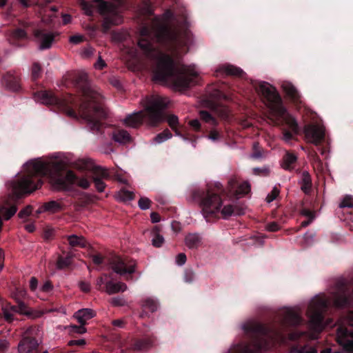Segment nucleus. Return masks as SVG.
<instances>
[{
  "mask_svg": "<svg viewBox=\"0 0 353 353\" xmlns=\"http://www.w3.org/2000/svg\"><path fill=\"white\" fill-rule=\"evenodd\" d=\"M15 310H16L17 313L23 314V315H27V313H28L29 309L27 307V306L26 305V304L23 302L19 301L18 303V305L16 306Z\"/></svg>",
  "mask_w": 353,
  "mask_h": 353,
  "instance_id": "49530a36",
  "label": "nucleus"
},
{
  "mask_svg": "<svg viewBox=\"0 0 353 353\" xmlns=\"http://www.w3.org/2000/svg\"><path fill=\"white\" fill-rule=\"evenodd\" d=\"M301 188L306 194L309 193L311 189V177L307 172H303L300 181Z\"/></svg>",
  "mask_w": 353,
  "mask_h": 353,
  "instance_id": "a878e982",
  "label": "nucleus"
},
{
  "mask_svg": "<svg viewBox=\"0 0 353 353\" xmlns=\"http://www.w3.org/2000/svg\"><path fill=\"white\" fill-rule=\"evenodd\" d=\"M250 191V185L247 181L241 183L235 177L231 178L228 181V192L231 195L241 197Z\"/></svg>",
  "mask_w": 353,
  "mask_h": 353,
  "instance_id": "ddd939ff",
  "label": "nucleus"
},
{
  "mask_svg": "<svg viewBox=\"0 0 353 353\" xmlns=\"http://www.w3.org/2000/svg\"><path fill=\"white\" fill-rule=\"evenodd\" d=\"M195 273L192 270H187L185 272L184 280L186 283H192L195 279Z\"/></svg>",
  "mask_w": 353,
  "mask_h": 353,
  "instance_id": "09e8293b",
  "label": "nucleus"
},
{
  "mask_svg": "<svg viewBox=\"0 0 353 353\" xmlns=\"http://www.w3.org/2000/svg\"><path fill=\"white\" fill-rule=\"evenodd\" d=\"M35 101L45 105H52L58 103V99L50 92L41 91L34 94Z\"/></svg>",
  "mask_w": 353,
  "mask_h": 353,
  "instance_id": "f3484780",
  "label": "nucleus"
},
{
  "mask_svg": "<svg viewBox=\"0 0 353 353\" xmlns=\"http://www.w3.org/2000/svg\"><path fill=\"white\" fill-rule=\"evenodd\" d=\"M23 168L27 175L10 183L12 191L17 196L31 193L41 187V181H34L33 179L34 175H48L52 186L57 190H69L77 180V177L72 170H67L63 174L61 170V165L54 161L32 160L28 161Z\"/></svg>",
  "mask_w": 353,
  "mask_h": 353,
  "instance_id": "f03ea898",
  "label": "nucleus"
},
{
  "mask_svg": "<svg viewBox=\"0 0 353 353\" xmlns=\"http://www.w3.org/2000/svg\"><path fill=\"white\" fill-rule=\"evenodd\" d=\"M331 300L323 296H319L312 300L307 315L309 318V326L312 332L308 334L309 339L314 340L318 338V334L323 328L330 325L332 321H323V314L330 305Z\"/></svg>",
  "mask_w": 353,
  "mask_h": 353,
  "instance_id": "0eeeda50",
  "label": "nucleus"
},
{
  "mask_svg": "<svg viewBox=\"0 0 353 353\" xmlns=\"http://www.w3.org/2000/svg\"><path fill=\"white\" fill-rule=\"evenodd\" d=\"M172 16L168 10L161 17H157L152 30L143 27L141 30L143 38L138 42L139 48L148 58L155 60L156 65L153 69L154 79L172 85L176 90H182L194 85L200 74V71L194 65L183 68L180 71L174 68L171 57L155 49L151 41L152 36L161 43H176L178 46L187 43L189 33L181 34L177 28L169 27L167 21Z\"/></svg>",
  "mask_w": 353,
  "mask_h": 353,
  "instance_id": "f257e3e1",
  "label": "nucleus"
},
{
  "mask_svg": "<svg viewBox=\"0 0 353 353\" xmlns=\"http://www.w3.org/2000/svg\"><path fill=\"white\" fill-rule=\"evenodd\" d=\"M72 259V255L70 254H67L65 257H59L57 266L59 269H63L70 265Z\"/></svg>",
  "mask_w": 353,
  "mask_h": 353,
  "instance_id": "f704fd0d",
  "label": "nucleus"
},
{
  "mask_svg": "<svg viewBox=\"0 0 353 353\" xmlns=\"http://www.w3.org/2000/svg\"><path fill=\"white\" fill-rule=\"evenodd\" d=\"M98 3L97 8L99 13L105 16L103 28L107 32L112 26H118L122 23L123 17L118 6L112 3L102 0H94Z\"/></svg>",
  "mask_w": 353,
  "mask_h": 353,
  "instance_id": "1a4fd4ad",
  "label": "nucleus"
},
{
  "mask_svg": "<svg viewBox=\"0 0 353 353\" xmlns=\"http://www.w3.org/2000/svg\"><path fill=\"white\" fill-rule=\"evenodd\" d=\"M44 313L45 312L41 310H29L26 316L32 319H36L40 318Z\"/></svg>",
  "mask_w": 353,
  "mask_h": 353,
  "instance_id": "a18cd8bd",
  "label": "nucleus"
},
{
  "mask_svg": "<svg viewBox=\"0 0 353 353\" xmlns=\"http://www.w3.org/2000/svg\"><path fill=\"white\" fill-rule=\"evenodd\" d=\"M304 133L307 142L319 145L325 137V129L319 125H310L305 128Z\"/></svg>",
  "mask_w": 353,
  "mask_h": 353,
  "instance_id": "9b49d317",
  "label": "nucleus"
},
{
  "mask_svg": "<svg viewBox=\"0 0 353 353\" xmlns=\"http://www.w3.org/2000/svg\"><path fill=\"white\" fill-rule=\"evenodd\" d=\"M284 321L290 325H297L302 322V319L294 309H288L285 312Z\"/></svg>",
  "mask_w": 353,
  "mask_h": 353,
  "instance_id": "412c9836",
  "label": "nucleus"
},
{
  "mask_svg": "<svg viewBox=\"0 0 353 353\" xmlns=\"http://www.w3.org/2000/svg\"><path fill=\"white\" fill-rule=\"evenodd\" d=\"M214 114L222 119H227L229 116V110L225 106H218L214 110Z\"/></svg>",
  "mask_w": 353,
  "mask_h": 353,
  "instance_id": "c9c22d12",
  "label": "nucleus"
},
{
  "mask_svg": "<svg viewBox=\"0 0 353 353\" xmlns=\"http://www.w3.org/2000/svg\"><path fill=\"white\" fill-rule=\"evenodd\" d=\"M222 70L228 75L241 77L243 71L238 67L232 65H225L222 67Z\"/></svg>",
  "mask_w": 353,
  "mask_h": 353,
  "instance_id": "cd10ccee",
  "label": "nucleus"
},
{
  "mask_svg": "<svg viewBox=\"0 0 353 353\" xmlns=\"http://www.w3.org/2000/svg\"><path fill=\"white\" fill-rule=\"evenodd\" d=\"M76 83L82 90L85 97V101L80 108L81 117L87 121L92 130L98 131L100 124L98 121L92 119V114L99 118H105L108 115L105 110L97 104L99 94L91 89L85 73H82L78 77Z\"/></svg>",
  "mask_w": 353,
  "mask_h": 353,
  "instance_id": "20e7f679",
  "label": "nucleus"
},
{
  "mask_svg": "<svg viewBox=\"0 0 353 353\" xmlns=\"http://www.w3.org/2000/svg\"><path fill=\"white\" fill-rule=\"evenodd\" d=\"M94 176H98L101 180L108 179L109 177V173L106 168L103 167H97L94 170Z\"/></svg>",
  "mask_w": 353,
  "mask_h": 353,
  "instance_id": "58836bf2",
  "label": "nucleus"
},
{
  "mask_svg": "<svg viewBox=\"0 0 353 353\" xmlns=\"http://www.w3.org/2000/svg\"><path fill=\"white\" fill-rule=\"evenodd\" d=\"M96 314L94 310L90 308H83L77 311L74 317L78 321L80 325H84L87 321L95 316Z\"/></svg>",
  "mask_w": 353,
  "mask_h": 353,
  "instance_id": "a211bd4d",
  "label": "nucleus"
},
{
  "mask_svg": "<svg viewBox=\"0 0 353 353\" xmlns=\"http://www.w3.org/2000/svg\"><path fill=\"white\" fill-rule=\"evenodd\" d=\"M332 299L334 305L339 307H345L350 303L351 296L350 290L343 281L339 282L336 285Z\"/></svg>",
  "mask_w": 353,
  "mask_h": 353,
  "instance_id": "9d476101",
  "label": "nucleus"
},
{
  "mask_svg": "<svg viewBox=\"0 0 353 353\" xmlns=\"http://www.w3.org/2000/svg\"><path fill=\"white\" fill-rule=\"evenodd\" d=\"M172 137V134L168 130H165L163 132L158 134L153 139L154 143H161Z\"/></svg>",
  "mask_w": 353,
  "mask_h": 353,
  "instance_id": "72a5a7b5",
  "label": "nucleus"
},
{
  "mask_svg": "<svg viewBox=\"0 0 353 353\" xmlns=\"http://www.w3.org/2000/svg\"><path fill=\"white\" fill-rule=\"evenodd\" d=\"M90 182L86 178H81L79 179L77 185L83 189H88L90 187Z\"/></svg>",
  "mask_w": 353,
  "mask_h": 353,
  "instance_id": "13d9d810",
  "label": "nucleus"
},
{
  "mask_svg": "<svg viewBox=\"0 0 353 353\" xmlns=\"http://www.w3.org/2000/svg\"><path fill=\"white\" fill-rule=\"evenodd\" d=\"M31 212H32V207L30 205H28L27 207H26L24 209H23L22 210H21L19 212V216L21 219L26 218L27 216H28L30 214Z\"/></svg>",
  "mask_w": 353,
  "mask_h": 353,
  "instance_id": "6e6d98bb",
  "label": "nucleus"
},
{
  "mask_svg": "<svg viewBox=\"0 0 353 353\" xmlns=\"http://www.w3.org/2000/svg\"><path fill=\"white\" fill-rule=\"evenodd\" d=\"M169 100L161 96H151L143 100L144 110L128 114L124 119L123 123L130 128H137L141 125L148 117L150 125L163 120V110L167 107Z\"/></svg>",
  "mask_w": 353,
  "mask_h": 353,
  "instance_id": "7ed1b4c3",
  "label": "nucleus"
},
{
  "mask_svg": "<svg viewBox=\"0 0 353 353\" xmlns=\"http://www.w3.org/2000/svg\"><path fill=\"white\" fill-rule=\"evenodd\" d=\"M305 334V332H294L290 334L289 339H290V340H292V341L296 340V339L301 338V336H303Z\"/></svg>",
  "mask_w": 353,
  "mask_h": 353,
  "instance_id": "0e129e2a",
  "label": "nucleus"
},
{
  "mask_svg": "<svg viewBox=\"0 0 353 353\" xmlns=\"http://www.w3.org/2000/svg\"><path fill=\"white\" fill-rule=\"evenodd\" d=\"M297 160V157L292 153H286L283 157L282 167L285 170H290Z\"/></svg>",
  "mask_w": 353,
  "mask_h": 353,
  "instance_id": "bb28decb",
  "label": "nucleus"
},
{
  "mask_svg": "<svg viewBox=\"0 0 353 353\" xmlns=\"http://www.w3.org/2000/svg\"><path fill=\"white\" fill-rule=\"evenodd\" d=\"M152 245L157 248L161 247L164 243V238L159 234H156L152 239Z\"/></svg>",
  "mask_w": 353,
  "mask_h": 353,
  "instance_id": "c03bdc74",
  "label": "nucleus"
},
{
  "mask_svg": "<svg viewBox=\"0 0 353 353\" xmlns=\"http://www.w3.org/2000/svg\"><path fill=\"white\" fill-rule=\"evenodd\" d=\"M13 37L21 39L26 37V32L23 29H17L13 32Z\"/></svg>",
  "mask_w": 353,
  "mask_h": 353,
  "instance_id": "864d4df0",
  "label": "nucleus"
},
{
  "mask_svg": "<svg viewBox=\"0 0 353 353\" xmlns=\"http://www.w3.org/2000/svg\"><path fill=\"white\" fill-rule=\"evenodd\" d=\"M101 151L102 153L105 154L114 152V150L112 148V144L110 143H104L103 145H101Z\"/></svg>",
  "mask_w": 353,
  "mask_h": 353,
  "instance_id": "8fccbe9b",
  "label": "nucleus"
},
{
  "mask_svg": "<svg viewBox=\"0 0 353 353\" xmlns=\"http://www.w3.org/2000/svg\"><path fill=\"white\" fill-rule=\"evenodd\" d=\"M291 352L292 353H317V350L312 346L305 345L303 347L298 348L297 347H292Z\"/></svg>",
  "mask_w": 353,
  "mask_h": 353,
  "instance_id": "e433bc0d",
  "label": "nucleus"
},
{
  "mask_svg": "<svg viewBox=\"0 0 353 353\" xmlns=\"http://www.w3.org/2000/svg\"><path fill=\"white\" fill-rule=\"evenodd\" d=\"M279 192V189L277 187L274 186L272 188V192L268 194L266 197V201L268 203H271L272 201H273L278 196Z\"/></svg>",
  "mask_w": 353,
  "mask_h": 353,
  "instance_id": "37998d69",
  "label": "nucleus"
},
{
  "mask_svg": "<svg viewBox=\"0 0 353 353\" xmlns=\"http://www.w3.org/2000/svg\"><path fill=\"white\" fill-rule=\"evenodd\" d=\"M39 342L31 337H25L18 345L19 353H30L35 350Z\"/></svg>",
  "mask_w": 353,
  "mask_h": 353,
  "instance_id": "dca6fc26",
  "label": "nucleus"
},
{
  "mask_svg": "<svg viewBox=\"0 0 353 353\" xmlns=\"http://www.w3.org/2000/svg\"><path fill=\"white\" fill-rule=\"evenodd\" d=\"M266 229L268 231L275 232L279 230V226L276 222H272L266 225Z\"/></svg>",
  "mask_w": 353,
  "mask_h": 353,
  "instance_id": "052dcab7",
  "label": "nucleus"
},
{
  "mask_svg": "<svg viewBox=\"0 0 353 353\" xmlns=\"http://www.w3.org/2000/svg\"><path fill=\"white\" fill-rule=\"evenodd\" d=\"M151 201L147 197H141L138 205L141 210H148L150 208Z\"/></svg>",
  "mask_w": 353,
  "mask_h": 353,
  "instance_id": "ea45409f",
  "label": "nucleus"
},
{
  "mask_svg": "<svg viewBox=\"0 0 353 353\" xmlns=\"http://www.w3.org/2000/svg\"><path fill=\"white\" fill-rule=\"evenodd\" d=\"M79 285L80 289L84 292H88L90 290V285L89 283L82 281L79 283Z\"/></svg>",
  "mask_w": 353,
  "mask_h": 353,
  "instance_id": "680f3d73",
  "label": "nucleus"
},
{
  "mask_svg": "<svg viewBox=\"0 0 353 353\" xmlns=\"http://www.w3.org/2000/svg\"><path fill=\"white\" fill-rule=\"evenodd\" d=\"M193 198L202 208V212L205 217L215 214L221 210L222 201L220 196L210 189H208L205 193L203 192L202 194L200 191H195L193 193Z\"/></svg>",
  "mask_w": 353,
  "mask_h": 353,
  "instance_id": "6e6552de",
  "label": "nucleus"
},
{
  "mask_svg": "<svg viewBox=\"0 0 353 353\" xmlns=\"http://www.w3.org/2000/svg\"><path fill=\"white\" fill-rule=\"evenodd\" d=\"M246 332H251L256 334L253 340L252 346H245L241 348L242 353H253L256 351L268 350L279 342H284V338L279 333H274L273 336L265 334V328L255 322H250L243 325Z\"/></svg>",
  "mask_w": 353,
  "mask_h": 353,
  "instance_id": "423d86ee",
  "label": "nucleus"
},
{
  "mask_svg": "<svg viewBox=\"0 0 353 353\" xmlns=\"http://www.w3.org/2000/svg\"><path fill=\"white\" fill-rule=\"evenodd\" d=\"M199 114L202 120L205 123H209L212 125H216L218 124V122L216 119L214 118V117H213L208 112L203 110L201 111Z\"/></svg>",
  "mask_w": 353,
  "mask_h": 353,
  "instance_id": "2f4dec72",
  "label": "nucleus"
},
{
  "mask_svg": "<svg viewBox=\"0 0 353 353\" xmlns=\"http://www.w3.org/2000/svg\"><path fill=\"white\" fill-rule=\"evenodd\" d=\"M256 90L268 101L270 119L274 120L275 118L283 120L294 133H297L299 130L298 123L294 118L290 115L283 107L281 99L276 88L270 83L262 81L259 83Z\"/></svg>",
  "mask_w": 353,
  "mask_h": 353,
  "instance_id": "39448f33",
  "label": "nucleus"
},
{
  "mask_svg": "<svg viewBox=\"0 0 353 353\" xmlns=\"http://www.w3.org/2000/svg\"><path fill=\"white\" fill-rule=\"evenodd\" d=\"M112 139L119 144H127L132 142V137L128 131L118 130L112 133Z\"/></svg>",
  "mask_w": 353,
  "mask_h": 353,
  "instance_id": "aec40b11",
  "label": "nucleus"
},
{
  "mask_svg": "<svg viewBox=\"0 0 353 353\" xmlns=\"http://www.w3.org/2000/svg\"><path fill=\"white\" fill-rule=\"evenodd\" d=\"M221 212L223 218L227 219L234 214V208L231 205H225Z\"/></svg>",
  "mask_w": 353,
  "mask_h": 353,
  "instance_id": "a19ab883",
  "label": "nucleus"
},
{
  "mask_svg": "<svg viewBox=\"0 0 353 353\" xmlns=\"http://www.w3.org/2000/svg\"><path fill=\"white\" fill-rule=\"evenodd\" d=\"M52 285L49 281H46L41 288V290L44 292H50L52 290Z\"/></svg>",
  "mask_w": 353,
  "mask_h": 353,
  "instance_id": "e2e57ef3",
  "label": "nucleus"
},
{
  "mask_svg": "<svg viewBox=\"0 0 353 353\" xmlns=\"http://www.w3.org/2000/svg\"><path fill=\"white\" fill-rule=\"evenodd\" d=\"M110 265L112 270L120 275H123L127 273L132 274L135 271L136 264L134 263L127 267L125 262L119 256L114 258Z\"/></svg>",
  "mask_w": 353,
  "mask_h": 353,
  "instance_id": "4468645a",
  "label": "nucleus"
},
{
  "mask_svg": "<svg viewBox=\"0 0 353 353\" xmlns=\"http://www.w3.org/2000/svg\"><path fill=\"white\" fill-rule=\"evenodd\" d=\"M70 330L72 332L78 333V334H84L87 332L86 328L84 325H70Z\"/></svg>",
  "mask_w": 353,
  "mask_h": 353,
  "instance_id": "de8ad7c7",
  "label": "nucleus"
},
{
  "mask_svg": "<svg viewBox=\"0 0 353 353\" xmlns=\"http://www.w3.org/2000/svg\"><path fill=\"white\" fill-rule=\"evenodd\" d=\"M41 71V68L40 65L37 63H34L32 68V74L33 78L37 79L40 75Z\"/></svg>",
  "mask_w": 353,
  "mask_h": 353,
  "instance_id": "603ef678",
  "label": "nucleus"
},
{
  "mask_svg": "<svg viewBox=\"0 0 353 353\" xmlns=\"http://www.w3.org/2000/svg\"><path fill=\"white\" fill-rule=\"evenodd\" d=\"M106 66L105 61L101 59V57H99L97 62L94 64V67L97 69L101 70Z\"/></svg>",
  "mask_w": 353,
  "mask_h": 353,
  "instance_id": "338daca9",
  "label": "nucleus"
},
{
  "mask_svg": "<svg viewBox=\"0 0 353 353\" xmlns=\"http://www.w3.org/2000/svg\"><path fill=\"white\" fill-rule=\"evenodd\" d=\"M34 34L37 42L39 44V48L40 50H45L51 47L54 39L52 33L38 30L34 32Z\"/></svg>",
  "mask_w": 353,
  "mask_h": 353,
  "instance_id": "2eb2a0df",
  "label": "nucleus"
},
{
  "mask_svg": "<svg viewBox=\"0 0 353 353\" xmlns=\"http://www.w3.org/2000/svg\"><path fill=\"white\" fill-rule=\"evenodd\" d=\"M85 344V341L83 339L78 340H71L68 342L69 345H84Z\"/></svg>",
  "mask_w": 353,
  "mask_h": 353,
  "instance_id": "69168bd1",
  "label": "nucleus"
},
{
  "mask_svg": "<svg viewBox=\"0 0 353 353\" xmlns=\"http://www.w3.org/2000/svg\"><path fill=\"white\" fill-rule=\"evenodd\" d=\"M168 123L169 125L173 129L175 130L177 124H178V117L175 115H170L168 118Z\"/></svg>",
  "mask_w": 353,
  "mask_h": 353,
  "instance_id": "3c124183",
  "label": "nucleus"
},
{
  "mask_svg": "<svg viewBox=\"0 0 353 353\" xmlns=\"http://www.w3.org/2000/svg\"><path fill=\"white\" fill-rule=\"evenodd\" d=\"M343 324H348L349 325L353 327V312L350 313L347 317L344 319Z\"/></svg>",
  "mask_w": 353,
  "mask_h": 353,
  "instance_id": "774afa93",
  "label": "nucleus"
},
{
  "mask_svg": "<svg viewBox=\"0 0 353 353\" xmlns=\"http://www.w3.org/2000/svg\"><path fill=\"white\" fill-rule=\"evenodd\" d=\"M69 245L72 247L86 248L88 243L83 236L72 234L68 236Z\"/></svg>",
  "mask_w": 353,
  "mask_h": 353,
  "instance_id": "b1692460",
  "label": "nucleus"
},
{
  "mask_svg": "<svg viewBox=\"0 0 353 353\" xmlns=\"http://www.w3.org/2000/svg\"><path fill=\"white\" fill-rule=\"evenodd\" d=\"M61 205L56 201H50L43 204L41 210H39L37 212L41 213L42 212H49L50 213H55L61 210Z\"/></svg>",
  "mask_w": 353,
  "mask_h": 353,
  "instance_id": "393cba45",
  "label": "nucleus"
},
{
  "mask_svg": "<svg viewBox=\"0 0 353 353\" xmlns=\"http://www.w3.org/2000/svg\"><path fill=\"white\" fill-rule=\"evenodd\" d=\"M282 88L285 94L294 101L300 99V94L297 89L289 81H283L281 84Z\"/></svg>",
  "mask_w": 353,
  "mask_h": 353,
  "instance_id": "4be33fe9",
  "label": "nucleus"
},
{
  "mask_svg": "<svg viewBox=\"0 0 353 353\" xmlns=\"http://www.w3.org/2000/svg\"><path fill=\"white\" fill-rule=\"evenodd\" d=\"M125 303V301L121 297H114L110 300V303L114 306L123 305Z\"/></svg>",
  "mask_w": 353,
  "mask_h": 353,
  "instance_id": "bf43d9fd",
  "label": "nucleus"
},
{
  "mask_svg": "<svg viewBox=\"0 0 353 353\" xmlns=\"http://www.w3.org/2000/svg\"><path fill=\"white\" fill-rule=\"evenodd\" d=\"M337 341L347 353H353V331L341 326L337 330Z\"/></svg>",
  "mask_w": 353,
  "mask_h": 353,
  "instance_id": "f8f14e48",
  "label": "nucleus"
},
{
  "mask_svg": "<svg viewBox=\"0 0 353 353\" xmlns=\"http://www.w3.org/2000/svg\"><path fill=\"white\" fill-rule=\"evenodd\" d=\"M142 305L145 309L148 310L152 312H155L158 308L157 301L151 298L145 299L143 301Z\"/></svg>",
  "mask_w": 353,
  "mask_h": 353,
  "instance_id": "7c9ffc66",
  "label": "nucleus"
},
{
  "mask_svg": "<svg viewBox=\"0 0 353 353\" xmlns=\"http://www.w3.org/2000/svg\"><path fill=\"white\" fill-rule=\"evenodd\" d=\"M128 289L125 283L108 281L105 283V292L108 294H113L119 292H123Z\"/></svg>",
  "mask_w": 353,
  "mask_h": 353,
  "instance_id": "6ab92c4d",
  "label": "nucleus"
},
{
  "mask_svg": "<svg viewBox=\"0 0 353 353\" xmlns=\"http://www.w3.org/2000/svg\"><path fill=\"white\" fill-rule=\"evenodd\" d=\"M73 166L81 171L88 170L92 166V161L89 159H78L73 162Z\"/></svg>",
  "mask_w": 353,
  "mask_h": 353,
  "instance_id": "c85d7f7f",
  "label": "nucleus"
},
{
  "mask_svg": "<svg viewBox=\"0 0 353 353\" xmlns=\"http://www.w3.org/2000/svg\"><path fill=\"white\" fill-rule=\"evenodd\" d=\"M118 200L121 201H128L134 199V194L132 192L125 190H121L117 194Z\"/></svg>",
  "mask_w": 353,
  "mask_h": 353,
  "instance_id": "473e14b6",
  "label": "nucleus"
},
{
  "mask_svg": "<svg viewBox=\"0 0 353 353\" xmlns=\"http://www.w3.org/2000/svg\"><path fill=\"white\" fill-rule=\"evenodd\" d=\"M175 261L178 265H183L186 262V256L184 253H179L176 255Z\"/></svg>",
  "mask_w": 353,
  "mask_h": 353,
  "instance_id": "4d7b16f0",
  "label": "nucleus"
},
{
  "mask_svg": "<svg viewBox=\"0 0 353 353\" xmlns=\"http://www.w3.org/2000/svg\"><path fill=\"white\" fill-rule=\"evenodd\" d=\"M339 207L340 208H353V196L350 195L345 196L340 202Z\"/></svg>",
  "mask_w": 353,
  "mask_h": 353,
  "instance_id": "4c0bfd02",
  "label": "nucleus"
},
{
  "mask_svg": "<svg viewBox=\"0 0 353 353\" xmlns=\"http://www.w3.org/2000/svg\"><path fill=\"white\" fill-rule=\"evenodd\" d=\"M83 39H84V37L83 35L77 34V35L70 37L69 38V41L71 43L77 45V44H79L81 42H82L83 41Z\"/></svg>",
  "mask_w": 353,
  "mask_h": 353,
  "instance_id": "5fc2aeb1",
  "label": "nucleus"
},
{
  "mask_svg": "<svg viewBox=\"0 0 353 353\" xmlns=\"http://www.w3.org/2000/svg\"><path fill=\"white\" fill-rule=\"evenodd\" d=\"M16 306L7 305L2 308L3 314L5 320L8 322H11L14 319V314L16 312Z\"/></svg>",
  "mask_w": 353,
  "mask_h": 353,
  "instance_id": "c756f323",
  "label": "nucleus"
},
{
  "mask_svg": "<svg viewBox=\"0 0 353 353\" xmlns=\"http://www.w3.org/2000/svg\"><path fill=\"white\" fill-rule=\"evenodd\" d=\"M93 181L94 183V185H95V187H96L97 190L99 192H103L105 190V184L103 181V180H101L98 176H94L93 177Z\"/></svg>",
  "mask_w": 353,
  "mask_h": 353,
  "instance_id": "79ce46f5",
  "label": "nucleus"
},
{
  "mask_svg": "<svg viewBox=\"0 0 353 353\" xmlns=\"http://www.w3.org/2000/svg\"><path fill=\"white\" fill-rule=\"evenodd\" d=\"M201 243V237L198 233H191L185 237V244L190 249L197 248Z\"/></svg>",
  "mask_w": 353,
  "mask_h": 353,
  "instance_id": "5701e85b",
  "label": "nucleus"
}]
</instances>
